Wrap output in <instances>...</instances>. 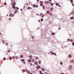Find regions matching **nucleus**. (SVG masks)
Returning <instances> with one entry per match:
<instances>
[{"instance_id": "f257e3e1", "label": "nucleus", "mask_w": 74, "mask_h": 74, "mask_svg": "<svg viewBox=\"0 0 74 74\" xmlns=\"http://www.w3.org/2000/svg\"><path fill=\"white\" fill-rule=\"evenodd\" d=\"M15 2H14L12 4V8H14V9H16V7H15Z\"/></svg>"}, {"instance_id": "f03ea898", "label": "nucleus", "mask_w": 74, "mask_h": 74, "mask_svg": "<svg viewBox=\"0 0 74 74\" xmlns=\"http://www.w3.org/2000/svg\"><path fill=\"white\" fill-rule=\"evenodd\" d=\"M35 7L36 8H37V7H38V5H36L34 4L33 6V7Z\"/></svg>"}, {"instance_id": "7ed1b4c3", "label": "nucleus", "mask_w": 74, "mask_h": 74, "mask_svg": "<svg viewBox=\"0 0 74 74\" xmlns=\"http://www.w3.org/2000/svg\"><path fill=\"white\" fill-rule=\"evenodd\" d=\"M11 15L12 17H13V16H14V14H12V13H10V15H9V16H10V17H11Z\"/></svg>"}, {"instance_id": "20e7f679", "label": "nucleus", "mask_w": 74, "mask_h": 74, "mask_svg": "<svg viewBox=\"0 0 74 74\" xmlns=\"http://www.w3.org/2000/svg\"><path fill=\"white\" fill-rule=\"evenodd\" d=\"M72 68V66L70 65L69 67V70H70L71 69V68Z\"/></svg>"}, {"instance_id": "39448f33", "label": "nucleus", "mask_w": 74, "mask_h": 74, "mask_svg": "<svg viewBox=\"0 0 74 74\" xmlns=\"http://www.w3.org/2000/svg\"><path fill=\"white\" fill-rule=\"evenodd\" d=\"M29 58H30V59H32V58H33L32 55H30V56H29Z\"/></svg>"}, {"instance_id": "423d86ee", "label": "nucleus", "mask_w": 74, "mask_h": 74, "mask_svg": "<svg viewBox=\"0 0 74 74\" xmlns=\"http://www.w3.org/2000/svg\"><path fill=\"white\" fill-rule=\"evenodd\" d=\"M49 3V1H47V2H45V4H48Z\"/></svg>"}, {"instance_id": "0eeeda50", "label": "nucleus", "mask_w": 74, "mask_h": 74, "mask_svg": "<svg viewBox=\"0 0 74 74\" xmlns=\"http://www.w3.org/2000/svg\"><path fill=\"white\" fill-rule=\"evenodd\" d=\"M28 62H29V63H31V60H30V59H28Z\"/></svg>"}, {"instance_id": "6e6552de", "label": "nucleus", "mask_w": 74, "mask_h": 74, "mask_svg": "<svg viewBox=\"0 0 74 74\" xmlns=\"http://www.w3.org/2000/svg\"><path fill=\"white\" fill-rule=\"evenodd\" d=\"M56 5H58V6H60H60L59 5V3H56Z\"/></svg>"}, {"instance_id": "1a4fd4ad", "label": "nucleus", "mask_w": 74, "mask_h": 74, "mask_svg": "<svg viewBox=\"0 0 74 74\" xmlns=\"http://www.w3.org/2000/svg\"><path fill=\"white\" fill-rule=\"evenodd\" d=\"M50 11H53V8H51Z\"/></svg>"}, {"instance_id": "9d476101", "label": "nucleus", "mask_w": 74, "mask_h": 74, "mask_svg": "<svg viewBox=\"0 0 74 74\" xmlns=\"http://www.w3.org/2000/svg\"><path fill=\"white\" fill-rule=\"evenodd\" d=\"M41 69L42 70V71H45V69H43L42 68Z\"/></svg>"}, {"instance_id": "9b49d317", "label": "nucleus", "mask_w": 74, "mask_h": 74, "mask_svg": "<svg viewBox=\"0 0 74 74\" xmlns=\"http://www.w3.org/2000/svg\"><path fill=\"white\" fill-rule=\"evenodd\" d=\"M5 45H6L7 46H8V43H6L5 44Z\"/></svg>"}, {"instance_id": "f8f14e48", "label": "nucleus", "mask_w": 74, "mask_h": 74, "mask_svg": "<svg viewBox=\"0 0 74 74\" xmlns=\"http://www.w3.org/2000/svg\"><path fill=\"white\" fill-rule=\"evenodd\" d=\"M34 61H35V60L34 59H33L32 60V62H34Z\"/></svg>"}, {"instance_id": "ddd939ff", "label": "nucleus", "mask_w": 74, "mask_h": 74, "mask_svg": "<svg viewBox=\"0 0 74 74\" xmlns=\"http://www.w3.org/2000/svg\"><path fill=\"white\" fill-rule=\"evenodd\" d=\"M29 9H30L31 10L32 9V8H30L29 7L27 8V10H29Z\"/></svg>"}, {"instance_id": "4468645a", "label": "nucleus", "mask_w": 74, "mask_h": 74, "mask_svg": "<svg viewBox=\"0 0 74 74\" xmlns=\"http://www.w3.org/2000/svg\"><path fill=\"white\" fill-rule=\"evenodd\" d=\"M50 53H51V55H54V53L52 52V51H51Z\"/></svg>"}, {"instance_id": "2eb2a0df", "label": "nucleus", "mask_w": 74, "mask_h": 74, "mask_svg": "<svg viewBox=\"0 0 74 74\" xmlns=\"http://www.w3.org/2000/svg\"><path fill=\"white\" fill-rule=\"evenodd\" d=\"M25 61V60L24 59H22L21 60V62H24V61Z\"/></svg>"}, {"instance_id": "dca6fc26", "label": "nucleus", "mask_w": 74, "mask_h": 74, "mask_svg": "<svg viewBox=\"0 0 74 74\" xmlns=\"http://www.w3.org/2000/svg\"><path fill=\"white\" fill-rule=\"evenodd\" d=\"M71 55H69V58H71Z\"/></svg>"}, {"instance_id": "f3484780", "label": "nucleus", "mask_w": 74, "mask_h": 74, "mask_svg": "<svg viewBox=\"0 0 74 74\" xmlns=\"http://www.w3.org/2000/svg\"><path fill=\"white\" fill-rule=\"evenodd\" d=\"M20 57L22 58H23V55H21L20 56Z\"/></svg>"}, {"instance_id": "a211bd4d", "label": "nucleus", "mask_w": 74, "mask_h": 74, "mask_svg": "<svg viewBox=\"0 0 74 74\" xmlns=\"http://www.w3.org/2000/svg\"><path fill=\"white\" fill-rule=\"evenodd\" d=\"M43 2L42 1H40V4H42Z\"/></svg>"}, {"instance_id": "6ab92c4d", "label": "nucleus", "mask_w": 74, "mask_h": 74, "mask_svg": "<svg viewBox=\"0 0 74 74\" xmlns=\"http://www.w3.org/2000/svg\"><path fill=\"white\" fill-rule=\"evenodd\" d=\"M10 60H12V57H10Z\"/></svg>"}, {"instance_id": "aec40b11", "label": "nucleus", "mask_w": 74, "mask_h": 74, "mask_svg": "<svg viewBox=\"0 0 74 74\" xmlns=\"http://www.w3.org/2000/svg\"><path fill=\"white\" fill-rule=\"evenodd\" d=\"M42 73V72L41 71H40V74H41Z\"/></svg>"}, {"instance_id": "412c9836", "label": "nucleus", "mask_w": 74, "mask_h": 74, "mask_svg": "<svg viewBox=\"0 0 74 74\" xmlns=\"http://www.w3.org/2000/svg\"><path fill=\"white\" fill-rule=\"evenodd\" d=\"M54 34H55V33L53 32L51 33V35H53Z\"/></svg>"}, {"instance_id": "4be33fe9", "label": "nucleus", "mask_w": 74, "mask_h": 74, "mask_svg": "<svg viewBox=\"0 0 74 74\" xmlns=\"http://www.w3.org/2000/svg\"><path fill=\"white\" fill-rule=\"evenodd\" d=\"M71 19H74V17H71Z\"/></svg>"}, {"instance_id": "5701e85b", "label": "nucleus", "mask_w": 74, "mask_h": 74, "mask_svg": "<svg viewBox=\"0 0 74 74\" xmlns=\"http://www.w3.org/2000/svg\"><path fill=\"white\" fill-rule=\"evenodd\" d=\"M2 42L3 43H5V40H3Z\"/></svg>"}, {"instance_id": "b1692460", "label": "nucleus", "mask_w": 74, "mask_h": 74, "mask_svg": "<svg viewBox=\"0 0 74 74\" xmlns=\"http://www.w3.org/2000/svg\"><path fill=\"white\" fill-rule=\"evenodd\" d=\"M26 71V72H27V73H29V71H27V70Z\"/></svg>"}, {"instance_id": "393cba45", "label": "nucleus", "mask_w": 74, "mask_h": 74, "mask_svg": "<svg viewBox=\"0 0 74 74\" xmlns=\"http://www.w3.org/2000/svg\"><path fill=\"white\" fill-rule=\"evenodd\" d=\"M6 60V58H3V60Z\"/></svg>"}, {"instance_id": "a878e982", "label": "nucleus", "mask_w": 74, "mask_h": 74, "mask_svg": "<svg viewBox=\"0 0 74 74\" xmlns=\"http://www.w3.org/2000/svg\"><path fill=\"white\" fill-rule=\"evenodd\" d=\"M60 64H61V65H62V64H63V62H60Z\"/></svg>"}, {"instance_id": "bb28decb", "label": "nucleus", "mask_w": 74, "mask_h": 74, "mask_svg": "<svg viewBox=\"0 0 74 74\" xmlns=\"http://www.w3.org/2000/svg\"><path fill=\"white\" fill-rule=\"evenodd\" d=\"M73 39H71L70 40V42H73Z\"/></svg>"}, {"instance_id": "cd10ccee", "label": "nucleus", "mask_w": 74, "mask_h": 74, "mask_svg": "<svg viewBox=\"0 0 74 74\" xmlns=\"http://www.w3.org/2000/svg\"><path fill=\"white\" fill-rule=\"evenodd\" d=\"M42 8H43V9H45V6H43Z\"/></svg>"}, {"instance_id": "c85d7f7f", "label": "nucleus", "mask_w": 74, "mask_h": 74, "mask_svg": "<svg viewBox=\"0 0 74 74\" xmlns=\"http://www.w3.org/2000/svg\"><path fill=\"white\" fill-rule=\"evenodd\" d=\"M35 64H37V62H35Z\"/></svg>"}, {"instance_id": "c756f323", "label": "nucleus", "mask_w": 74, "mask_h": 74, "mask_svg": "<svg viewBox=\"0 0 74 74\" xmlns=\"http://www.w3.org/2000/svg\"><path fill=\"white\" fill-rule=\"evenodd\" d=\"M43 18H42V19H41V22H42V21H43Z\"/></svg>"}, {"instance_id": "7c9ffc66", "label": "nucleus", "mask_w": 74, "mask_h": 74, "mask_svg": "<svg viewBox=\"0 0 74 74\" xmlns=\"http://www.w3.org/2000/svg\"><path fill=\"white\" fill-rule=\"evenodd\" d=\"M47 13L48 14H49V11H47Z\"/></svg>"}, {"instance_id": "2f4dec72", "label": "nucleus", "mask_w": 74, "mask_h": 74, "mask_svg": "<svg viewBox=\"0 0 74 74\" xmlns=\"http://www.w3.org/2000/svg\"><path fill=\"white\" fill-rule=\"evenodd\" d=\"M44 16V14H43L42 16V18H43Z\"/></svg>"}, {"instance_id": "473e14b6", "label": "nucleus", "mask_w": 74, "mask_h": 74, "mask_svg": "<svg viewBox=\"0 0 74 74\" xmlns=\"http://www.w3.org/2000/svg\"><path fill=\"white\" fill-rule=\"evenodd\" d=\"M16 59H17L18 58V56H16Z\"/></svg>"}, {"instance_id": "72a5a7b5", "label": "nucleus", "mask_w": 74, "mask_h": 74, "mask_svg": "<svg viewBox=\"0 0 74 74\" xmlns=\"http://www.w3.org/2000/svg\"><path fill=\"white\" fill-rule=\"evenodd\" d=\"M72 45H74V42H73L72 43Z\"/></svg>"}, {"instance_id": "f704fd0d", "label": "nucleus", "mask_w": 74, "mask_h": 74, "mask_svg": "<svg viewBox=\"0 0 74 74\" xmlns=\"http://www.w3.org/2000/svg\"><path fill=\"white\" fill-rule=\"evenodd\" d=\"M42 15V13H40V16H41V15Z\"/></svg>"}, {"instance_id": "c9c22d12", "label": "nucleus", "mask_w": 74, "mask_h": 74, "mask_svg": "<svg viewBox=\"0 0 74 74\" xmlns=\"http://www.w3.org/2000/svg\"><path fill=\"white\" fill-rule=\"evenodd\" d=\"M23 72H25V69L23 70Z\"/></svg>"}, {"instance_id": "e433bc0d", "label": "nucleus", "mask_w": 74, "mask_h": 74, "mask_svg": "<svg viewBox=\"0 0 74 74\" xmlns=\"http://www.w3.org/2000/svg\"><path fill=\"white\" fill-rule=\"evenodd\" d=\"M71 2V3H73V0H71L70 1Z\"/></svg>"}, {"instance_id": "4c0bfd02", "label": "nucleus", "mask_w": 74, "mask_h": 74, "mask_svg": "<svg viewBox=\"0 0 74 74\" xmlns=\"http://www.w3.org/2000/svg\"><path fill=\"white\" fill-rule=\"evenodd\" d=\"M4 5H7V3H4Z\"/></svg>"}, {"instance_id": "58836bf2", "label": "nucleus", "mask_w": 74, "mask_h": 74, "mask_svg": "<svg viewBox=\"0 0 74 74\" xmlns=\"http://www.w3.org/2000/svg\"><path fill=\"white\" fill-rule=\"evenodd\" d=\"M16 9L17 10H18V9H19V8H18V7H17L16 8Z\"/></svg>"}, {"instance_id": "ea45409f", "label": "nucleus", "mask_w": 74, "mask_h": 74, "mask_svg": "<svg viewBox=\"0 0 74 74\" xmlns=\"http://www.w3.org/2000/svg\"><path fill=\"white\" fill-rule=\"evenodd\" d=\"M30 66H33V65H32V63H31L30 64Z\"/></svg>"}, {"instance_id": "a19ab883", "label": "nucleus", "mask_w": 74, "mask_h": 74, "mask_svg": "<svg viewBox=\"0 0 74 74\" xmlns=\"http://www.w3.org/2000/svg\"><path fill=\"white\" fill-rule=\"evenodd\" d=\"M23 63L24 64H25V62H23Z\"/></svg>"}, {"instance_id": "79ce46f5", "label": "nucleus", "mask_w": 74, "mask_h": 74, "mask_svg": "<svg viewBox=\"0 0 74 74\" xmlns=\"http://www.w3.org/2000/svg\"><path fill=\"white\" fill-rule=\"evenodd\" d=\"M10 52V50H9L8 51V52Z\"/></svg>"}, {"instance_id": "37998d69", "label": "nucleus", "mask_w": 74, "mask_h": 74, "mask_svg": "<svg viewBox=\"0 0 74 74\" xmlns=\"http://www.w3.org/2000/svg\"><path fill=\"white\" fill-rule=\"evenodd\" d=\"M54 55L55 56H56V53H54Z\"/></svg>"}, {"instance_id": "c03bdc74", "label": "nucleus", "mask_w": 74, "mask_h": 74, "mask_svg": "<svg viewBox=\"0 0 74 74\" xmlns=\"http://www.w3.org/2000/svg\"><path fill=\"white\" fill-rule=\"evenodd\" d=\"M40 5L41 6H42V4H40Z\"/></svg>"}, {"instance_id": "a18cd8bd", "label": "nucleus", "mask_w": 74, "mask_h": 74, "mask_svg": "<svg viewBox=\"0 0 74 74\" xmlns=\"http://www.w3.org/2000/svg\"><path fill=\"white\" fill-rule=\"evenodd\" d=\"M36 58L37 59H38V57H36Z\"/></svg>"}, {"instance_id": "49530a36", "label": "nucleus", "mask_w": 74, "mask_h": 74, "mask_svg": "<svg viewBox=\"0 0 74 74\" xmlns=\"http://www.w3.org/2000/svg\"><path fill=\"white\" fill-rule=\"evenodd\" d=\"M58 29L59 30H60V29H61V28L60 27Z\"/></svg>"}, {"instance_id": "de8ad7c7", "label": "nucleus", "mask_w": 74, "mask_h": 74, "mask_svg": "<svg viewBox=\"0 0 74 74\" xmlns=\"http://www.w3.org/2000/svg\"><path fill=\"white\" fill-rule=\"evenodd\" d=\"M45 74H47V72H45Z\"/></svg>"}, {"instance_id": "09e8293b", "label": "nucleus", "mask_w": 74, "mask_h": 74, "mask_svg": "<svg viewBox=\"0 0 74 74\" xmlns=\"http://www.w3.org/2000/svg\"><path fill=\"white\" fill-rule=\"evenodd\" d=\"M39 64H41V63H40V62H41V61L40 60V61H39Z\"/></svg>"}, {"instance_id": "8fccbe9b", "label": "nucleus", "mask_w": 74, "mask_h": 74, "mask_svg": "<svg viewBox=\"0 0 74 74\" xmlns=\"http://www.w3.org/2000/svg\"><path fill=\"white\" fill-rule=\"evenodd\" d=\"M68 41H70V39H68Z\"/></svg>"}, {"instance_id": "3c124183", "label": "nucleus", "mask_w": 74, "mask_h": 74, "mask_svg": "<svg viewBox=\"0 0 74 74\" xmlns=\"http://www.w3.org/2000/svg\"><path fill=\"white\" fill-rule=\"evenodd\" d=\"M11 18H9V20L10 21V20H11Z\"/></svg>"}, {"instance_id": "603ef678", "label": "nucleus", "mask_w": 74, "mask_h": 74, "mask_svg": "<svg viewBox=\"0 0 74 74\" xmlns=\"http://www.w3.org/2000/svg\"><path fill=\"white\" fill-rule=\"evenodd\" d=\"M51 5H53V3H51Z\"/></svg>"}, {"instance_id": "864d4df0", "label": "nucleus", "mask_w": 74, "mask_h": 74, "mask_svg": "<svg viewBox=\"0 0 74 74\" xmlns=\"http://www.w3.org/2000/svg\"><path fill=\"white\" fill-rule=\"evenodd\" d=\"M38 22H40V20H38Z\"/></svg>"}, {"instance_id": "5fc2aeb1", "label": "nucleus", "mask_w": 74, "mask_h": 74, "mask_svg": "<svg viewBox=\"0 0 74 74\" xmlns=\"http://www.w3.org/2000/svg\"><path fill=\"white\" fill-rule=\"evenodd\" d=\"M38 69H40V67L38 66Z\"/></svg>"}, {"instance_id": "6e6d98bb", "label": "nucleus", "mask_w": 74, "mask_h": 74, "mask_svg": "<svg viewBox=\"0 0 74 74\" xmlns=\"http://www.w3.org/2000/svg\"><path fill=\"white\" fill-rule=\"evenodd\" d=\"M50 15H52V13H50Z\"/></svg>"}, {"instance_id": "4d7b16f0", "label": "nucleus", "mask_w": 74, "mask_h": 74, "mask_svg": "<svg viewBox=\"0 0 74 74\" xmlns=\"http://www.w3.org/2000/svg\"><path fill=\"white\" fill-rule=\"evenodd\" d=\"M72 4L73 5V6H74V4H73V3H72Z\"/></svg>"}, {"instance_id": "13d9d810", "label": "nucleus", "mask_w": 74, "mask_h": 74, "mask_svg": "<svg viewBox=\"0 0 74 74\" xmlns=\"http://www.w3.org/2000/svg\"><path fill=\"white\" fill-rule=\"evenodd\" d=\"M71 14H73V12H72L71 13Z\"/></svg>"}, {"instance_id": "bf43d9fd", "label": "nucleus", "mask_w": 74, "mask_h": 74, "mask_svg": "<svg viewBox=\"0 0 74 74\" xmlns=\"http://www.w3.org/2000/svg\"><path fill=\"white\" fill-rule=\"evenodd\" d=\"M50 4H52V3L50 2Z\"/></svg>"}, {"instance_id": "052dcab7", "label": "nucleus", "mask_w": 74, "mask_h": 74, "mask_svg": "<svg viewBox=\"0 0 74 74\" xmlns=\"http://www.w3.org/2000/svg\"><path fill=\"white\" fill-rule=\"evenodd\" d=\"M15 11L16 12L17 11V10H16Z\"/></svg>"}, {"instance_id": "680f3d73", "label": "nucleus", "mask_w": 74, "mask_h": 74, "mask_svg": "<svg viewBox=\"0 0 74 74\" xmlns=\"http://www.w3.org/2000/svg\"><path fill=\"white\" fill-rule=\"evenodd\" d=\"M22 9H21V11H22Z\"/></svg>"}, {"instance_id": "e2e57ef3", "label": "nucleus", "mask_w": 74, "mask_h": 74, "mask_svg": "<svg viewBox=\"0 0 74 74\" xmlns=\"http://www.w3.org/2000/svg\"><path fill=\"white\" fill-rule=\"evenodd\" d=\"M32 38H34V36H32Z\"/></svg>"}, {"instance_id": "0e129e2a", "label": "nucleus", "mask_w": 74, "mask_h": 74, "mask_svg": "<svg viewBox=\"0 0 74 74\" xmlns=\"http://www.w3.org/2000/svg\"><path fill=\"white\" fill-rule=\"evenodd\" d=\"M14 57H13L12 59H14Z\"/></svg>"}, {"instance_id": "69168bd1", "label": "nucleus", "mask_w": 74, "mask_h": 74, "mask_svg": "<svg viewBox=\"0 0 74 74\" xmlns=\"http://www.w3.org/2000/svg\"><path fill=\"white\" fill-rule=\"evenodd\" d=\"M49 1H51V0H49Z\"/></svg>"}, {"instance_id": "338daca9", "label": "nucleus", "mask_w": 74, "mask_h": 74, "mask_svg": "<svg viewBox=\"0 0 74 74\" xmlns=\"http://www.w3.org/2000/svg\"><path fill=\"white\" fill-rule=\"evenodd\" d=\"M61 74H64V73H61Z\"/></svg>"}, {"instance_id": "774afa93", "label": "nucleus", "mask_w": 74, "mask_h": 74, "mask_svg": "<svg viewBox=\"0 0 74 74\" xmlns=\"http://www.w3.org/2000/svg\"><path fill=\"white\" fill-rule=\"evenodd\" d=\"M44 74V73H42V74Z\"/></svg>"}]
</instances>
